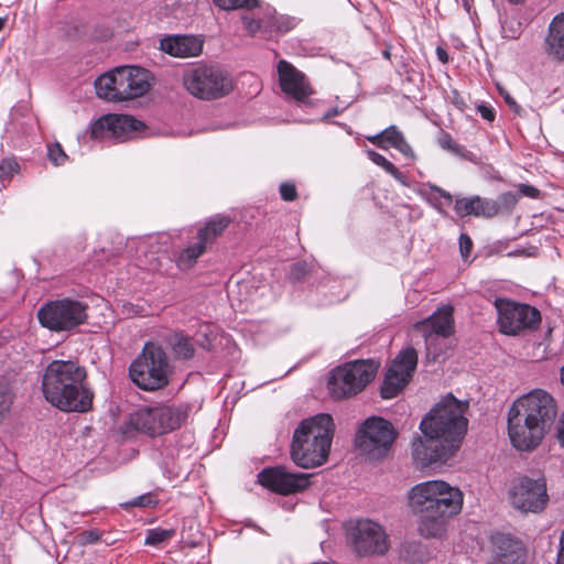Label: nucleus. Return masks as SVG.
<instances>
[{"mask_svg":"<svg viewBox=\"0 0 564 564\" xmlns=\"http://www.w3.org/2000/svg\"><path fill=\"white\" fill-rule=\"evenodd\" d=\"M383 131L377 133V134H373V135H368L367 137V140L369 142H371L372 144H375L376 147L380 148V149H383L386 150V144L384 143V140H383Z\"/></svg>","mask_w":564,"mask_h":564,"instance_id":"49","label":"nucleus"},{"mask_svg":"<svg viewBox=\"0 0 564 564\" xmlns=\"http://www.w3.org/2000/svg\"><path fill=\"white\" fill-rule=\"evenodd\" d=\"M347 540L359 556L383 555L390 543L386 530L369 519H359L346 527Z\"/></svg>","mask_w":564,"mask_h":564,"instance_id":"13","label":"nucleus"},{"mask_svg":"<svg viewBox=\"0 0 564 564\" xmlns=\"http://www.w3.org/2000/svg\"><path fill=\"white\" fill-rule=\"evenodd\" d=\"M518 198L519 194L513 192H506L499 196V200L501 202V204L508 207L514 206Z\"/></svg>","mask_w":564,"mask_h":564,"instance_id":"46","label":"nucleus"},{"mask_svg":"<svg viewBox=\"0 0 564 564\" xmlns=\"http://www.w3.org/2000/svg\"><path fill=\"white\" fill-rule=\"evenodd\" d=\"M518 194H519V196L523 195V196H528L531 198H536L540 194V191L534 186H531L528 184H520Z\"/></svg>","mask_w":564,"mask_h":564,"instance_id":"47","label":"nucleus"},{"mask_svg":"<svg viewBox=\"0 0 564 564\" xmlns=\"http://www.w3.org/2000/svg\"><path fill=\"white\" fill-rule=\"evenodd\" d=\"M386 150L394 148L406 159L415 160V153L403 133L395 127L390 126L383 130Z\"/></svg>","mask_w":564,"mask_h":564,"instance_id":"27","label":"nucleus"},{"mask_svg":"<svg viewBox=\"0 0 564 564\" xmlns=\"http://www.w3.org/2000/svg\"><path fill=\"white\" fill-rule=\"evenodd\" d=\"M436 53L440 61L447 62V53L442 47H437Z\"/></svg>","mask_w":564,"mask_h":564,"instance_id":"55","label":"nucleus"},{"mask_svg":"<svg viewBox=\"0 0 564 564\" xmlns=\"http://www.w3.org/2000/svg\"><path fill=\"white\" fill-rule=\"evenodd\" d=\"M183 85L191 95L204 100L224 97L232 90L231 78L226 73L203 64L184 72Z\"/></svg>","mask_w":564,"mask_h":564,"instance_id":"9","label":"nucleus"},{"mask_svg":"<svg viewBox=\"0 0 564 564\" xmlns=\"http://www.w3.org/2000/svg\"><path fill=\"white\" fill-rule=\"evenodd\" d=\"M505 37L517 39L521 34V23L516 19L507 20L502 25Z\"/></svg>","mask_w":564,"mask_h":564,"instance_id":"40","label":"nucleus"},{"mask_svg":"<svg viewBox=\"0 0 564 564\" xmlns=\"http://www.w3.org/2000/svg\"><path fill=\"white\" fill-rule=\"evenodd\" d=\"M513 403L550 433L558 413L557 403L551 393L534 389Z\"/></svg>","mask_w":564,"mask_h":564,"instance_id":"18","label":"nucleus"},{"mask_svg":"<svg viewBox=\"0 0 564 564\" xmlns=\"http://www.w3.org/2000/svg\"><path fill=\"white\" fill-rule=\"evenodd\" d=\"M265 19L268 28H265V34L272 36L273 34H283L291 31L296 21L294 18L288 15H278L275 10L271 7L265 8Z\"/></svg>","mask_w":564,"mask_h":564,"instance_id":"28","label":"nucleus"},{"mask_svg":"<svg viewBox=\"0 0 564 564\" xmlns=\"http://www.w3.org/2000/svg\"><path fill=\"white\" fill-rule=\"evenodd\" d=\"M438 144L442 149L451 151L454 154L457 155H464V148L459 144H457L449 133L442 132L438 138Z\"/></svg>","mask_w":564,"mask_h":564,"instance_id":"39","label":"nucleus"},{"mask_svg":"<svg viewBox=\"0 0 564 564\" xmlns=\"http://www.w3.org/2000/svg\"><path fill=\"white\" fill-rule=\"evenodd\" d=\"M19 163L11 158L0 160V181H10L19 172Z\"/></svg>","mask_w":564,"mask_h":564,"instance_id":"37","label":"nucleus"},{"mask_svg":"<svg viewBox=\"0 0 564 564\" xmlns=\"http://www.w3.org/2000/svg\"><path fill=\"white\" fill-rule=\"evenodd\" d=\"M495 564H523L524 554L510 535L496 533L491 536Z\"/></svg>","mask_w":564,"mask_h":564,"instance_id":"24","label":"nucleus"},{"mask_svg":"<svg viewBox=\"0 0 564 564\" xmlns=\"http://www.w3.org/2000/svg\"><path fill=\"white\" fill-rule=\"evenodd\" d=\"M4 24H6V19L0 18V31L3 29Z\"/></svg>","mask_w":564,"mask_h":564,"instance_id":"56","label":"nucleus"},{"mask_svg":"<svg viewBox=\"0 0 564 564\" xmlns=\"http://www.w3.org/2000/svg\"><path fill=\"white\" fill-rule=\"evenodd\" d=\"M429 187L432 191L436 192L441 197L445 198L448 203H452L453 197H452V195L448 192H446L445 189H443V188H441V187H438L437 185H434V184H429Z\"/></svg>","mask_w":564,"mask_h":564,"instance_id":"50","label":"nucleus"},{"mask_svg":"<svg viewBox=\"0 0 564 564\" xmlns=\"http://www.w3.org/2000/svg\"><path fill=\"white\" fill-rule=\"evenodd\" d=\"M557 438L562 446H564V413L561 416L558 431H557Z\"/></svg>","mask_w":564,"mask_h":564,"instance_id":"53","label":"nucleus"},{"mask_svg":"<svg viewBox=\"0 0 564 564\" xmlns=\"http://www.w3.org/2000/svg\"><path fill=\"white\" fill-rule=\"evenodd\" d=\"M505 101L514 112H517V113L520 112V106L516 102V100L509 94H507L505 96Z\"/></svg>","mask_w":564,"mask_h":564,"instance_id":"52","label":"nucleus"},{"mask_svg":"<svg viewBox=\"0 0 564 564\" xmlns=\"http://www.w3.org/2000/svg\"><path fill=\"white\" fill-rule=\"evenodd\" d=\"M206 245L198 240L186 248H184L175 259L176 267L180 270L186 271L195 265L197 259L206 251Z\"/></svg>","mask_w":564,"mask_h":564,"instance_id":"30","label":"nucleus"},{"mask_svg":"<svg viewBox=\"0 0 564 564\" xmlns=\"http://www.w3.org/2000/svg\"><path fill=\"white\" fill-rule=\"evenodd\" d=\"M174 535H175L174 529H162V528L150 529L147 532L144 544L151 545V546H158V545L169 541Z\"/></svg>","mask_w":564,"mask_h":564,"instance_id":"33","label":"nucleus"},{"mask_svg":"<svg viewBox=\"0 0 564 564\" xmlns=\"http://www.w3.org/2000/svg\"><path fill=\"white\" fill-rule=\"evenodd\" d=\"M544 43L547 56L556 62H564V13L552 19Z\"/></svg>","mask_w":564,"mask_h":564,"instance_id":"26","label":"nucleus"},{"mask_svg":"<svg viewBox=\"0 0 564 564\" xmlns=\"http://www.w3.org/2000/svg\"><path fill=\"white\" fill-rule=\"evenodd\" d=\"M100 539V534L96 530H87L78 535V541L82 545L91 544Z\"/></svg>","mask_w":564,"mask_h":564,"instance_id":"45","label":"nucleus"},{"mask_svg":"<svg viewBox=\"0 0 564 564\" xmlns=\"http://www.w3.org/2000/svg\"><path fill=\"white\" fill-rule=\"evenodd\" d=\"M279 83L283 93L300 102H305L313 90L305 75L291 63L281 59L278 64Z\"/></svg>","mask_w":564,"mask_h":564,"instance_id":"21","label":"nucleus"},{"mask_svg":"<svg viewBox=\"0 0 564 564\" xmlns=\"http://www.w3.org/2000/svg\"><path fill=\"white\" fill-rule=\"evenodd\" d=\"M411 455L421 468L444 464L455 455L454 445H448L434 433L415 434L411 442Z\"/></svg>","mask_w":564,"mask_h":564,"instance_id":"17","label":"nucleus"},{"mask_svg":"<svg viewBox=\"0 0 564 564\" xmlns=\"http://www.w3.org/2000/svg\"><path fill=\"white\" fill-rule=\"evenodd\" d=\"M339 113H340V111L338 108H332L330 110H328L327 112L324 113L323 120H327V119L335 117Z\"/></svg>","mask_w":564,"mask_h":564,"instance_id":"54","label":"nucleus"},{"mask_svg":"<svg viewBox=\"0 0 564 564\" xmlns=\"http://www.w3.org/2000/svg\"><path fill=\"white\" fill-rule=\"evenodd\" d=\"M467 408V403L448 394L422 419L419 426L420 432L434 433L443 442L454 445L456 453L467 432L468 420L465 416Z\"/></svg>","mask_w":564,"mask_h":564,"instance_id":"4","label":"nucleus"},{"mask_svg":"<svg viewBox=\"0 0 564 564\" xmlns=\"http://www.w3.org/2000/svg\"><path fill=\"white\" fill-rule=\"evenodd\" d=\"M547 434L546 430L512 403L508 411V435L516 449L532 452Z\"/></svg>","mask_w":564,"mask_h":564,"instance_id":"14","label":"nucleus"},{"mask_svg":"<svg viewBox=\"0 0 564 564\" xmlns=\"http://www.w3.org/2000/svg\"><path fill=\"white\" fill-rule=\"evenodd\" d=\"M144 269L148 271H159L161 269V263L156 258H152L149 263H141Z\"/></svg>","mask_w":564,"mask_h":564,"instance_id":"51","label":"nucleus"},{"mask_svg":"<svg viewBox=\"0 0 564 564\" xmlns=\"http://www.w3.org/2000/svg\"><path fill=\"white\" fill-rule=\"evenodd\" d=\"M241 21L243 23L245 30L250 34L254 35L256 33L262 31L265 33V28H268L265 11L262 17L253 18L249 14H242Z\"/></svg>","mask_w":564,"mask_h":564,"instance_id":"34","label":"nucleus"},{"mask_svg":"<svg viewBox=\"0 0 564 564\" xmlns=\"http://www.w3.org/2000/svg\"><path fill=\"white\" fill-rule=\"evenodd\" d=\"M409 506L419 517V531L424 538H440L447 521L463 509L462 490L444 480H427L413 486L408 494Z\"/></svg>","mask_w":564,"mask_h":564,"instance_id":"1","label":"nucleus"},{"mask_svg":"<svg viewBox=\"0 0 564 564\" xmlns=\"http://www.w3.org/2000/svg\"><path fill=\"white\" fill-rule=\"evenodd\" d=\"M414 327L423 334L425 340L433 335L449 336L454 330L453 307L445 305L438 308L430 317L415 323Z\"/></svg>","mask_w":564,"mask_h":564,"instance_id":"22","label":"nucleus"},{"mask_svg":"<svg viewBox=\"0 0 564 564\" xmlns=\"http://www.w3.org/2000/svg\"><path fill=\"white\" fill-rule=\"evenodd\" d=\"M151 87L150 74L139 66H119L95 80L96 94L107 101H127L145 95Z\"/></svg>","mask_w":564,"mask_h":564,"instance_id":"5","label":"nucleus"},{"mask_svg":"<svg viewBox=\"0 0 564 564\" xmlns=\"http://www.w3.org/2000/svg\"><path fill=\"white\" fill-rule=\"evenodd\" d=\"M495 307L498 314V325L506 335H518L524 329L538 327L541 314L528 304H520L506 299H496Z\"/></svg>","mask_w":564,"mask_h":564,"instance_id":"15","label":"nucleus"},{"mask_svg":"<svg viewBox=\"0 0 564 564\" xmlns=\"http://www.w3.org/2000/svg\"><path fill=\"white\" fill-rule=\"evenodd\" d=\"M156 505V500L151 494L141 495L133 500L129 501L127 506L130 507H153Z\"/></svg>","mask_w":564,"mask_h":564,"instance_id":"41","label":"nucleus"},{"mask_svg":"<svg viewBox=\"0 0 564 564\" xmlns=\"http://www.w3.org/2000/svg\"><path fill=\"white\" fill-rule=\"evenodd\" d=\"M142 126V122L129 115L108 113L91 124L90 134L93 139L113 138L123 141L131 138Z\"/></svg>","mask_w":564,"mask_h":564,"instance_id":"20","label":"nucleus"},{"mask_svg":"<svg viewBox=\"0 0 564 564\" xmlns=\"http://www.w3.org/2000/svg\"><path fill=\"white\" fill-rule=\"evenodd\" d=\"M477 109L482 119H485L487 121L495 120L496 113H495L494 108L486 106V105H480V106H478Z\"/></svg>","mask_w":564,"mask_h":564,"instance_id":"48","label":"nucleus"},{"mask_svg":"<svg viewBox=\"0 0 564 564\" xmlns=\"http://www.w3.org/2000/svg\"><path fill=\"white\" fill-rule=\"evenodd\" d=\"M187 413L180 406L158 404L143 406L129 416V426L150 436H158L178 429Z\"/></svg>","mask_w":564,"mask_h":564,"instance_id":"8","label":"nucleus"},{"mask_svg":"<svg viewBox=\"0 0 564 564\" xmlns=\"http://www.w3.org/2000/svg\"><path fill=\"white\" fill-rule=\"evenodd\" d=\"M47 156L48 160L56 166L63 165L68 159L67 154L57 142L47 145Z\"/></svg>","mask_w":564,"mask_h":564,"instance_id":"38","label":"nucleus"},{"mask_svg":"<svg viewBox=\"0 0 564 564\" xmlns=\"http://www.w3.org/2000/svg\"><path fill=\"white\" fill-rule=\"evenodd\" d=\"M417 365V352L412 347L402 349L392 360L381 386L383 399L394 398L409 383Z\"/></svg>","mask_w":564,"mask_h":564,"instance_id":"16","label":"nucleus"},{"mask_svg":"<svg viewBox=\"0 0 564 564\" xmlns=\"http://www.w3.org/2000/svg\"><path fill=\"white\" fill-rule=\"evenodd\" d=\"M87 303L73 297H62L46 302L37 311L42 327L53 333L72 332L86 323Z\"/></svg>","mask_w":564,"mask_h":564,"instance_id":"7","label":"nucleus"},{"mask_svg":"<svg viewBox=\"0 0 564 564\" xmlns=\"http://www.w3.org/2000/svg\"><path fill=\"white\" fill-rule=\"evenodd\" d=\"M510 2H520L521 0H509Z\"/></svg>","mask_w":564,"mask_h":564,"instance_id":"57","label":"nucleus"},{"mask_svg":"<svg viewBox=\"0 0 564 564\" xmlns=\"http://www.w3.org/2000/svg\"><path fill=\"white\" fill-rule=\"evenodd\" d=\"M230 219L228 217L216 215L206 223L205 227L198 229L197 239L203 241L206 247L212 245L228 227Z\"/></svg>","mask_w":564,"mask_h":564,"instance_id":"29","label":"nucleus"},{"mask_svg":"<svg viewBox=\"0 0 564 564\" xmlns=\"http://www.w3.org/2000/svg\"><path fill=\"white\" fill-rule=\"evenodd\" d=\"M473 249V241L467 234L459 236V251L463 259H467Z\"/></svg>","mask_w":564,"mask_h":564,"instance_id":"44","label":"nucleus"},{"mask_svg":"<svg viewBox=\"0 0 564 564\" xmlns=\"http://www.w3.org/2000/svg\"><path fill=\"white\" fill-rule=\"evenodd\" d=\"M214 2L223 10L252 9L258 7V0H214Z\"/></svg>","mask_w":564,"mask_h":564,"instance_id":"36","label":"nucleus"},{"mask_svg":"<svg viewBox=\"0 0 564 564\" xmlns=\"http://www.w3.org/2000/svg\"><path fill=\"white\" fill-rule=\"evenodd\" d=\"M160 48L174 57H194L202 53L203 41L195 35H167L161 40Z\"/></svg>","mask_w":564,"mask_h":564,"instance_id":"23","label":"nucleus"},{"mask_svg":"<svg viewBox=\"0 0 564 564\" xmlns=\"http://www.w3.org/2000/svg\"><path fill=\"white\" fill-rule=\"evenodd\" d=\"M454 208L456 214L460 217L475 216L490 218L496 216L500 210V206L496 200L480 196L457 198Z\"/></svg>","mask_w":564,"mask_h":564,"instance_id":"25","label":"nucleus"},{"mask_svg":"<svg viewBox=\"0 0 564 564\" xmlns=\"http://www.w3.org/2000/svg\"><path fill=\"white\" fill-rule=\"evenodd\" d=\"M509 501L521 512L540 513L547 507L546 478L543 474L521 476L512 480L509 487Z\"/></svg>","mask_w":564,"mask_h":564,"instance_id":"11","label":"nucleus"},{"mask_svg":"<svg viewBox=\"0 0 564 564\" xmlns=\"http://www.w3.org/2000/svg\"><path fill=\"white\" fill-rule=\"evenodd\" d=\"M310 474L291 473L284 466L264 468L258 474V481L265 488L291 495L305 489L310 484Z\"/></svg>","mask_w":564,"mask_h":564,"instance_id":"19","label":"nucleus"},{"mask_svg":"<svg viewBox=\"0 0 564 564\" xmlns=\"http://www.w3.org/2000/svg\"><path fill=\"white\" fill-rule=\"evenodd\" d=\"M334 435V421L321 413L303 420L293 433L291 458L301 468H314L326 463Z\"/></svg>","mask_w":564,"mask_h":564,"instance_id":"3","label":"nucleus"},{"mask_svg":"<svg viewBox=\"0 0 564 564\" xmlns=\"http://www.w3.org/2000/svg\"><path fill=\"white\" fill-rule=\"evenodd\" d=\"M377 365L371 360H355L335 368L328 380L334 399H344L361 392L375 378Z\"/></svg>","mask_w":564,"mask_h":564,"instance_id":"10","label":"nucleus"},{"mask_svg":"<svg viewBox=\"0 0 564 564\" xmlns=\"http://www.w3.org/2000/svg\"><path fill=\"white\" fill-rule=\"evenodd\" d=\"M172 366L162 347L147 343L141 355L131 364V380L142 390L153 391L169 383Z\"/></svg>","mask_w":564,"mask_h":564,"instance_id":"6","label":"nucleus"},{"mask_svg":"<svg viewBox=\"0 0 564 564\" xmlns=\"http://www.w3.org/2000/svg\"><path fill=\"white\" fill-rule=\"evenodd\" d=\"M308 267L305 261L296 262L291 267L290 278L294 281H299L306 275Z\"/></svg>","mask_w":564,"mask_h":564,"instance_id":"43","label":"nucleus"},{"mask_svg":"<svg viewBox=\"0 0 564 564\" xmlns=\"http://www.w3.org/2000/svg\"><path fill=\"white\" fill-rule=\"evenodd\" d=\"M393 425L382 419L372 416L367 419L356 435V446L371 459L384 457L397 438Z\"/></svg>","mask_w":564,"mask_h":564,"instance_id":"12","label":"nucleus"},{"mask_svg":"<svg viewBox=\"0 0 564 564\" xmlns=\"http://www.w3.org/2000/svg\"><path fill=\"white\" fill-rule=\"evenodd\" d=\"M280 195L283 200L293 202L297 196L294 184L289 182L282 183L280 185Z\"/></svg>","mask_w":564,"mask_h":564,"instance_id":"42","label":"nucleus"},{"mask_svg":"<svg viewBox=\"0 0 564 564\" xmlns=\"http://www.w3.org/2000/svg\"><path fill=\"white\" fill-rule=\"evenodd\" d=\"M170 346L176 358L189 359L194 356V346L186 336L175 334L170 339Z\"/></svg>","mask_w":564,"mask_h":564,"instance_id":"32","label":"nucleus"},{"mask_svg":"<svg viewBox=\"0 0 564 564\" xmlns=\"http://www.w3.org/2000/svg\"><path fill=\"white\" fill-rule=\"evenodd\" d=\"M86 370L72 360H53L43 373L44 398L64 412L84 413L91 409L94 393L86 383Z\"/></svg>","mask_w":564,"mask_h":564,"instance_id":"2","label":"nucleus"},{"mask_svg":"<svg viewBox=\"0 0 564 564\" xmlns=\"http://www.w3.org/2000/svg\"><path fill=\"white\" fill-rule=\"evenodd\" d=\"M13 399L12 389L7 384L0 386V422L9 415Z\"/></svg>","mask_w":564,"mask_h":564,"instance_id":"35","label":"nucleus"},{"mask_svg":"<svg viewBox=\"0 0 564 564\" xmlns=\"http://www.w3.org/2000/svg\"><path fill=\"white\" fill-rule=\"evenodd\" d=\"M366 153L369 160L372 161L376 165L383 169L388 174H390L395 181L400 182L402 185L408 186L405 176L383 155L371 149H368Z\"/></svg>","mask_w":564,"mask_h":564,"instance_id":"31","label":"nucleus"}]
</instances>
